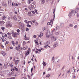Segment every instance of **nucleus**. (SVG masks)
<instances>
[{
    "mask_svg": "<svg viewBox=\"0 0 79 79\" xmlns=\"http://www.w3.org/2000/svg\"><path fill=\"white\" fill-rule=\"evenodd\" d=\"M49 14H47L44 16V20H47L48 17H49Z\"/></svg>",
    "mask_w": 79,
    "mask_h": 79,
    "instance_id": "obj_1",
    "label": "nucleus"
},
{
    "mask_svg": "<svg viewBox=\"0 0 79 79\" xmlns=\"http://www.w3.org/2000/svg\"><path fill=\"white\" fill-rule=\"evenodd\" d=\"M31 7L32 9H35L36 8V6L34 4H31Z\"/></svg>",
    "mask_w": 79,
    "mask_h": 79,
    "instance_id": "obj_2",
    "label": "nucleus"
},
{
    "mask_svg": "<svg viewBox=\"0 0 79 79\" xmlns=\"http://www.w3.org/2000/svg\"><path fill=\"white\" fill-rule=\"evenodd\" d=\"M10 18L13 19H14L15 21H16L17 20V18L16 17H14L13 16H11Z\"/></svg>",
    "mask_w": 79,
    "mask_h": 79,
    "instance_id": "obj_3",
    "label": "nucleus"
},
{
    "mask_svg": "<svg viewBox=\"0 0 79 79\" xmlns=\"http://www.w3.org/2000/svg\"><path fill=\"white\" fill-rule=\"evenodd\" d=\"M58 44L57 42H55L54 43V45H53L54 47V48H55V47H58Z\"/></svg>",
    "mask_w": 79,
    "mask_h": 79,
    "instance_id": "obj_4",
    "label": "nucleus"
},
{
    "mask_svg": "<svg viewBox=\"0 0 79 79\" xmlns=\"http://www.w3.org/2000/svg\"><path fill=\"white\" fill-rule=\"evenodd\" d=\"M52 40H53L54 41H56V38L54 36H52L51 38Z\"/></svg>",
    "mask_w": 79,
    "mask_h": 79,
    "instance_id": "obj_5",
    "label": "nucleus"
},
{
    "mask_svg": "<svg viewBox=\"0 0 79 79\" xmlns=\"http://www.w3.org/2000/svg\"><path fill=\"white\" fill-rule=\"evenodd\" d=\"M1 54L2 55H3V56H5L6 55V54H5V52L4 51H2L1 52Z\"/></svg>",
    "mask_w": 79,
    "mask_h": 79,
    "instance_id": "obj_6",
    "label": "nucleus"
},
{
    "mask_svg": "<svg viewBox=\"0 0 79 79\" xmlns=\"http://www.w3.org/2000/svg\"><path fill=\"white\" fill-rule=\"evenodd\" d=\"M64 27V23H60V27Z\"/></svg>",
    "mask_w": 79,
    "mask_h": 79,
    "instance_id": "obj_7",
    "label": "nucleus"
},
{
    "mask_svg": "<svg viewBox=\"0 0 79 79\" xmlns=\"http://www.w3.org/2000/svg\"><path fill=\"white\" fill-rule=\"evenodd\" d=\"M12 27V26L11 25V24L10 23H9L6 25V27Z\"/></svg>",
    "mask_w": 79,
    "mask_h": 79,
    "instance_id": "obj_8",
    "label": "nucleus"
},
{
    "mask_svg": "<svg viewBox=\"0 0 79 79\" xmlns=\"http://www.w3.org/2000/svg\"><path fill=\"white\" fill-rule=\"evenodd\" d=\"M29 54V51L28 50L27 51V52H26L25 55H26V56H27Z\"/></svg>",
    "mask_w": 79,
    "mask_h": 79,
    "instance_id": "obj_9",
    "label": "nucleus"
},
{
    "mask_svg": "<svg viewBox=\"0 0 79 79\" xmlns=\"http://www.w3.org/2000/svg\"><path fill=\"white\" fill-rule=\"evenodd\" d=\"M13 36L14 37H17V34L16 33H15L14 35H13Z\"/></svg>",
    "mask_w": 79,
    "mask_h": 79,
    "instance_id": "obj_10",
    "label": "nucleus"
},
{
    "mask_svg": "<svg viewBox=\"0 0 79 79\" xmlns=\"http://www.w3.org/2000/svg\"><path fill=\"white\" fill-rule=\"evenodd\" d=\"M55 13H54V11H53V21H54V20H55Z\"/></svg>",
    "mask_w": 79,
    "mask_h": 79,
    "instance_id": "obj_11",
    "label": "nucleus"
},
{
    "mask_svg": "<svg viewBox=\"0 0 79 79\" xmlns=\"http://www.w3.org/2000/svg\"><path fill=\"white\" fill-rule=\"evenodd\" d=\"M43 65H44V66H46V65H47V63H45V62H44V61H43Z\"/></svg>",
    "mask_w": 79,
    "mask_h": 79,
    "instance_id": "obj_12",
    "label": "nucleus"
},
{
    "mask_svg": "<svg viewBox=\"0 0 79 79\" xmlns=\"http://www.w3.org/2000/svg\"><path fill=\"white\" fill-rule=\"evenodd\" d=\"M4 23H5V22H4V21H1L0 22V24H4Z\"/></svg>",
    "mask_w": 79,
    "mask_h": 79,
    "instance_id": "obj_13",
    "label": "nucleus"
},
{
    "mask_svg": "<svg viewBox=\"0 0 79 79\" xmlns=\"http://www.w3.org/2000/svg\"><path fill=\"white\" fill-rule=\"evenodd\" d=\"M71 13H72V15H73L74 13V11L73 10H71Z\"/></svg>",
    "mask_w": 79,
    "mask_h": 79,
    "instance_id": "obj_14",
    "label": "nucleus"
},
{
    "mask_svg": "<svg viewBox=\"0 0 79 79\" xmlns=\"http://www.w3.org/2000/svg\"><path fill=\"white\" fill-rule=\"evenodd\" d=\"M3 68L4 69H6L7 68V66H6V65H5V64H4V66L3 67Z\"/></svg>",
    "mask_w": 79,
    "mask_h": 79,
    "instance_id": "obj_15",
    "label": "nucleus"
},
{
    "mask_svg": "<svg viewBox=\"0 0 79 79\" xmlns=\"http://www.w3.org/2000/svg\"><path fill=\"white\" fill-rule=\"evenodd\" d=\"M72 15H73V14H72V13L70 12V13H69V16L70 17L71 16H72Z\"/></svg>",
    "mask_w": 79,
    "mask_h": 79,
    "instance_id": "obj_16",
    "label": "nucleus"
},
{
    "mask_svg": "<svg viewBox=\"0 0 79 79\" xmlns=\"http://www.w3.org/2000/svg\"><path fill=\"white\" fill-rule=\"evenodd\" d=\"M20 45L18 46V51H19L20 50Z\"/></svg>",
    "mask_w": 79,
    "mask_h": 79,
    "instance_id": "obj_17",
    "label": "nucleus"
},
{
    "mask_svg": "<svg viewBox=\"0 0 79 79\" xmlns=\"http://www.w3.org/2000/svg\"><path fill=\"white\" fill-rule=\"evenodd\" d=\"M53 20H50V23H52V24H53Z\"/></svg>",
    "mask_w": 79,
    "mask_h": 79,
    "instance_id": "obj_18",
    "label": "nucleus"
},
{
    "mask_svg": "<svg viewBox=\"0 0 79 79\" xmlns=\"http://www.w3.org/2000/svg\"><path fill=\"white\" fill-rule=\"evenodd\" d=\"M27 27H31V25L29 24H28L27 25Z\"/></svg>",
    "mask_w": 79,
    "mask_h": 79,
    "instance_id": "obj_19",
    "label": "nucleus"
},
{
    "mask_svg": "<svg viewBox=\"0 0 79 79\" xmlns=\"http://www.w3.org/2000/svg\"><path fill=\"white\" fill-rule=\"evenodd\" d=\"M12 44H13V45L14 46H15V42H14V41H12Z\"/></svg>",
    "mask_w": 79,
    "mask_h": 79,
    "instance_id": "obj_20",
    "label": "nucleus"
},
{
    "mask_svg": "<svg viewBox=\"0 0 79 79\" xmlns=\"http://www.w3.org/2000/svg\"><path fill=\"white\" fill-rule=\"evenodd\" d=\"M71 71L73 73H74V72H75V70H74V69H72Z\"/></svg>",
    "mask_w": 79,
    "mask_h": 79,
    "instance_id": "obj_21",
    "label": "nucleus"
},
{
    "mask_svg": "<svg viewBox=\"0 0 79 79\" xmlns=\"http://www.w3.org/2000/svg\"><path fill=\"white\" fill-rule=\"evenodd\" d=\"M5 18H6V17L5 16V15H3V18H2V19L4 20L5 19Z\"/></svg>",
    "mask_w": 79,
    "mask_h": 79,
    "instance_id": "obj_22",
    "label": "nucleus"
},
{
    "mask_svg": "<svg viewBox=\"0 0 79 79\" xmlns=\"http://www.w3.org/2000/svg\"><path fill=\"white\" fill-rule=\"evenodd\" d=\"M60 33V32H56L55 33V34H56V35H58V34H59V33Z\"/></svg>",
    "mask_w": 79,
    "mask_h": 79,
    "instance_id": "obj_23",
    "label": "nucleus"
},
{
    "mask_svg": "<svg viewBox=\"0 0 79 79\" xmlns=\"http://www.w3.org/2000/svg\"><path fill=\"white\" fill-rule=\"evenodd\" d=\"M1 5L2 6H5V4H4V2H2L1 3Z\"/></svg>",
    "mask_w": 79,
    "mask_h": 79,
    "instance_id": "obj_24",
    "label": "nucleus"
},
{
    "mask_svg": "<svg viewBox=\"0 0 79 79\" xmlns=\"http://www.w3.org/2000/svg\"><path fill=\"white\" fill-rule=\"evenodd\" d=\"M35 44H36V45H39V43H38V42H37V41H35Z\"/></svg>",
    "mask_w": 79,
    "mask_h": 79,
    "instance_id": "obj_25",
    "label": "nucleus"
},
{
    "mask_svg": "<svg viewBox=\"0 0 79 79\" xmlns=\"http://www.w3.org/2000/svg\"><path fill=\"white\" fill-rule=\"evenodd\" d=\"M1 29H2V30H3V31H4V30H5V27H2Z\"/></svg>",
    "mask_w": 79,
    "mask_h": 79,
    "instance_id": "obj_26",
    "label": "nucleus"
},
{
    "mask_svg": "<svg viewBox=\"0 0 79 79\" xmlns=\"http://www.w3.org/2000/svg\"><path fill=\"white\" fill-rule=\"evenodd\" d=\"M46 37H48V38H49V37H50V35H47V34H46Z\"/></svg>",
    "mask_w": 79,
    "mask_h": 79,
    "instance_id": "obj_27",
    "label": "nucleus"
},
{
    "mask_svg": "<svg viewBox=\"0 0 79 79\" xmlns=\"http://www.w3.org/2000/svg\"><path fill=\"white\" fill-rule=\"evenodd\" d=\"M11 33L12 35H13L14 34V31H11Z\"/></svg>",
    "mask_w": 79,
    "mask_h": 79,
    "instance_id": "obj_28",
    "label": "nucleus"
},
{
    "mask_svg": "<svg viewBox=\"0 0 79 79\" xmlns=\"http://www.w3.org/2000/svg\"><path fill=\"white\" fill-rule=\"evenodd\" d=\"M47 77H50V74L47 75H46Z\"/></svg>",
    "mask_w": 79,
    "mask_h": 79,
    "instance_id": "obj_29",
    "label": "nucleus"
},
{
    "mask_svg": "<svg viewBox=\"0 0 79 79\" xmlns=\"http://www.w3.org/2000/svg\"><path fill=\"white\" fill-rule=\"evenodd\" d=\"M38 37H40V38H41V37H42V35H41V33H40V35H39Z\"/></svg>",
    "mask_w": 79,
    "mask_h": 79,
    "instance_id": "obj_30",
    "label": "nucleus"
},
{
    "mask_svg": "<svg viewBox=\"0 0 79 79\" xmlns=\"http://www.w3.org/2000/svg\"><path fill=\"white\" fill-rule=\"evenodd\" d=\"M35 20H34L32 22V23L33 24H34V23H35Z\"/></svg>",
    "mask_w": 79,
    "mask_h": 79,
    "instance_id": "obj_31",
    "label": "nucleus"
},
{
    "mask_svg": "<svg viewBox=\"0 0 79 79\" xmlns=\"http://www.w3.org/2000/svg\"><path fill=\"white\" fill-rule=\"evenodd\" d=\"M3 39L4 41H6V38L4 37Z\"/></svg>",
    "mask_w": 79,
    "mask_h": 79,
    "instance_id": "obj_32",
    "label": "nucleus"
},
{
    "mask_svg": "<svg viewBox=\"0 0 79 79\" xmlns=\"http://www.w3.org/2000/svg\"><path fill=\"white\" fill-rule=\"evenodd\" d=\"M69 26L70 27H73V25H72V24H69Z\"/></svg>",
    "mask_w": 79,
    "mask_h": 79,
    "instance_id": "obj_33",
    "label": "nucleus"
},
{
    "mask_svg": "<svg viewBox=\"0 0 79 79\" xmlns=\"http://www.w3.org/2000/svg\"><path fill=\"white\" fill-rule=\"evenodd\" d=\"M70 72V71L69 70H68L67 71V73H68V74H69V73Z\"/></svg>",
    "mask_w": 79,
    "mask_h": 79,
    "instance_id": "obj_34",
    "label": "nucleus"
},
{
    "mask_svg": "<svg viewBox=\"0 0 79 79\" xmlns=\"http://www.w3.org/2000/svg\"><path fill=\"white\" fill-rule=\"evenodd\" d=\"M8 38L9 39H12V38H11V36H8Z\"/></svg>",
    "mask_w": 79,
    "mask_h": 79,
    "instance_id": "obj_35",
    "label": "nucleus"
},
{
    "mask_svg": "<svg viewBox=\"0 0 79 79\" xmlns=\"http://www.w3.org/2000/svg\"><path fill=\"white\" fill-rule=\"evenodd\" d=\"M26 31H29V28H27L26 29Z\"/></svg>",
    "mask_w": 79,
    "mask_h": 79,
    "instance_id": "obj_36",
    "label": "nucleus"
},
{
    "mask_svg": "<svg viewBox=\"0 0 79 79\" xmlns=\"http://www.w3.org/2000/svg\"><path fill=\"white\" fill-rule=\"evenodd\" d=\"M1 15H3V13L0 12V16H1Z\"/></svg>",
    "mask_w": 79,
    "mask_h": 79,
    "instance_id": "obj_37",
    "label": "nucleus"
},
{
    "mask_svg": "<svg viewBox=\"0 0 79 79\" xmlns=\"http://www.w3.org/2000/svg\"><path fill=\"white\" fill-rule=\"evenodd\" d=\"M36 50H38V51H39V52H41V50L40 49H38L37 48H36Z\"/></svg>",
    "mask_w": 79,
    "mask_h": 79,
    "instance_id": "obj_38",
    "label": "nucleus"
},
{
    "mask_svg": "<svg viewBox=\"0 0 79 79\" xmlns=\"http://www.w3.org/2000/svg\"><path fill=\"white\" fill-rule=\"evenodd\" d=\"M17 32H20V30H19V29H18L17 30Z\"/></svg>",
    "mask_w": 79,
    "mask_h": 79,
    "instance_id": "obj_39",
    "label": "nucleus"
},
{
    "mask_svg": "<svg viewBox=\"0 0 79 79\" xmlns=\"http://www.w3.org/2000/svg\"><path fill=\"white\" fill-rule=\"evenodd\" d=\"M13 70L14 71H15V69H11V71H13Z\"/></svg>",
    "mask_w": 79,
    "mask_h": 79,
    "instance_id": "obj_40",
    "label": "nucleus"
},
{
    "mask_svg": "<svg viewBox=\"0 0 79 79\" xmlns=\"http://www.w3.org/2000/svg\"><path fill=\"white\" fill-rule=\"evenodd\" d=\"M15 70L17 71H18V69L16 68V69H15Z\"/></svg>",
    "mask_w": 79,
    "mask_h": 79,
    "instance_id": "obj_41",
    "label": "nucleus"
},
{
    "mask_svg": "<svg viewBox=\"0 0 79 79\" xmlns=\"http://www.w3.org/2000/svg\"><path fill=\"white\" fill-rule=\"evenodd\" d=\"M12 6H15V4L14 2H13L12 3Z\"/></svg>",
    "mask_w": 79,
    "mask_h": 79,
    "instance_id": "obj_42",
    "label": "nucleus"
},
{
    "mask_svg": "<svg viewBox=\"0 0 79 79\" xmlns=\"http://www.w3.org/2000/svg\"><path fill=\"white\" fill-rule=\"evenodd\" d=\"M7 35H11V33H10V32H8L7 33Z\"/></svg>",
    "mask_w": 79,
    "mask_h": 79,
    "instance_id": "obj_43",
    "label": "nucleus"
},
{
    "mask_svg": "<svg viewBox=\"0 0 79 79\" xmlns=\"http://www.w3.org/2000/svg\"><path fill=\"white\" fill-rule=\"evenodd\" d=\"M31 13V12L30 11L28 12V15H30V14Z\"/></svg>",
    "mask_w": 79,
    "mask_h": 79,
    "instance_id": "obj_44",
    "label": "nucleus"
},
{
    "mask_svg": "<svg viewBox=\"0 0 79 79\" xmlns=\"http://www.w3.org/2000/svg\"><path fill=\"white\" fill-rule=\"evenodd\" d=\"M0 11H3L4 10L3 9H1V8H0Z\"/></svg>",
    "mask_w": 79,
    "mask_h": 79,
    "instance_id": "obj_45",
    "label": "nucleus"
},
{
    "mask_svg": "<svg viewBox=\"0 0 79 79\" xmlns=\"http://www.w3.org/2000/svg\"><path fill=\"white\" fill-rule=\"evenodd\" d=\"M31 12L32 13H33V14H35V12H34V11H32Z\"/></svg>",
    "mask_w": 79,
    "mask_h": 79,
    "instance_id": "obj_46",
    "label": "nucleus"
},
{
    "mask_svg": "<svg viewBox=\"0 0 79 79\" xmlns=\"http://www.w3.org/2000/svg\"><path fill=\"white\" fill-rule=\"evenodd\" d=\"M9 43V42L8 41H7L6 42V44H8Z\"/></svg>",
    "mask_w": 79,
    "mask_h": 79,
    "instance_id": "obj_47",
    "label": "nucleus"
},
{
    "mask_svg": "<svg viewBox=\"0 0 79 79\" xmlns=\"http://www.w3.org/2000/svg\"><path fill=\"white\" fill-rule=\"evenodd\" d=\"M5 37H7V35L6 34H5L4 35Z\"/></svg>",
    "mask_w": 79,
    "mask_h": 79,
    "instance_id": "obj_48",
    "label": "nucleus"
},
{
    "mask_svg": "<svg viewBox=\"0 0 79 79\" xmlns=\"http://www.w3.org/2000/svg\"><path fill=\"white\" fill-rule=\"evenodd\" d=\"M23 44H26V42H25V41H23Z\"/></svg>",
    "mask_w": 79,
    "mask_h": 79,
    "instance_id": "obj_49",
    "label": "nucleus"
},
{
    "mask_svg": "<svg viewBox=\"0 0 79 79\" xmlns=\"http://www.w3.org/2000/svg\"><path fill=\"white\" fill-rule=\"evenodd\" d=\"M32 71H33V68H31V73H32Z\"/></svg>",
    "mask_w": 79,
    "mask_h": 79,
    "instance_id": "obj_50",
    "label": "nucleus"
},
{
    "mask_svg": "<svg viewBox=\"0 0 79 79\" xmlns=\"http://www.w3.org/2000/svg\"><path fill=\"white\" fill-rule=\"evenodd\" d=\"M12 14H13V13H12V12H10V15L11 16V15H12Z\"/></svg>",
    "mask_w": 79,
    "mask_h": 79,
    "instance_id": "obj_51",
    "label": "nucleus"
},
{
    "mask_svg": "<svg viewBox=\"0 0 79 79\" xmlns=\"http://www.w3.org/2000/svg\"><path fill=\"white\" fill-rule=\"evenodd\" d=\"M56 61L57 62V63H59V61H60V60L58 59V60H56Z\"/></svg>",
    "mask_w": 79,
    "mask_h": 79,
    "instance_id": "obj_52",
    "label": "nucleus"
},
{
    "mask_svg": "<svg viewBox=\"0 0 79 79\" xmlns=\"http://www.w3.org/2000/svg\"><path fill=\"white\" fill-rule=\"evenodd\" d=\"M19 24H21V25H22V24H22V23H21V22H20L19 23Z\"/></svg>",
    "mask_w": 79,
    "mask_h": 79,
    "instance_id": "obj_53",
    "label": "nucleus"
},
{
    "mask_svg": "<svg viewBox=\"0 0 79 79\" xmlns=\"http://www.w3.org/2000/svg\"><path fill=\"white\" fill-rule=\"evenodd\" d=\"M16 62L17 63H19V60H17Z\"/></svg>",
    "mask_w": 79,
    "mask_h": 79,
    "instance_id": "obj_54",
    "label": "nucleus"
},
{
    "mask_svg": "<svg viewBox=\"0 0 79 79\" xmlns=\"http://www.w3.org/2000/svg\"><path fill=\"white\" fill-rule=\"evenodd\" d=\"M77 25H75L74 27V28H77Z\"/></svg>",
    "mask_w": 79,
    "mask_h": 79,
    "instance_id": "obj_55",
    "label": "nucleus"
},
{
    "mask_svg": "<svg viewBox=\"0 0 79 79\" xmlns=\"http://www.w3.org/2000/svg\"><path fill=\"white\" fill-rule=\"evenodd\" d=\"M37 11V10L36 9H35V13H36Z\"/></svg>",
    "mask_w": 79,
    "mask_h": 79,
    "instance_id": "obj_56",
    "label": "nucleus"
},
{
    "mask_svg": "<svg viewBox=\"0 0 79 79\" xmlns=\"http://www.w3.org/2000/svg\"><path fill=\"white\" fill-rule=\"evenodd\" d=\"M15 50H17V51H18V47H16Z\"/></svg>",
    "mask_w": 79,
    "mask_h": 79,
    "instance_id": "obj_57",
    "label": "nucleus"
},
{
    "mask_svg": "<svg viewBox=\"0 0 79 79\" xmlns=\"http://www.w3.org/2000/svg\"><path fill=\"white\" fill-rule=\"evenodd\" d=\"M33 37L34 38H36V35H34Z\"/></svg>",
    "mask_w": 79,
    "mask_h": 79,
    "instance_id": "obj_58",
    "label": "nucleus"
},
{
    "mask_svg": "<svg viewBox=\"0 0 79 79\" xmlns=\"http://www.w3.org/2000/svg\"><path fill=\"white\" fill-rule=\"evenodd\" d=\"M51 68H49L48 71H51Z\"/></svg>",
    "mask_w": 79,
    "mask_h": 79,
    "instance_id": "obj_59",
    "label": "nucleus"
},
{
    "mask_svg": "<svg viewBox=\"0 0 79 79\" xmlns=\"http://www.w3.org/2000/svg\"><path fill=\"white\" fill-rule=\"evenodd\" d=\"M43 3H45V1L44 0H41Z\"/></svg>",
    "mask_w": 79,
    "mask_h": 79,
    "instance_id": "obj_60",
    "label": "nucleus"
},
{
    "mask_svg": "<svg viewBox=\"0 0 79 79\" xmlns=\"http://www.w3.org/2000/svg\"><path fill=\"white\" fill-rule=\"evenodd\" d=\"M27 20H24V22H25V23H27Z\"/></svg>",
    "mask_w": 79,
    "mask_h": 79,
    "instance_id": "obj_61",
    "label": "nucleus"
},
{
    "mask_svg": "<svg viewBox=\"0 0 79 79\" xmlns=\"http://www.w3.org/2000/svg\"><path fill=\"white\" fill-rule=\"evenodd\" d=\"M27 49L26 48L24 47H23V50H26Z\"/></svg>",
    "mask_w": 79,
    "mask_h": 79,
    "instance_id": "obj_62",
    "label": "nucleus"
},
{
    "mask_svg": "<svg viewBox=\"0 0 79 79\" xmlns=\"http://www.w3.org/2000/svg\"><path fill=\"white\" fill-rule=\"evenodd\" d=\"M10 67H13V64H11L10 65Z\"/></svg>",
    "mask_w": 79,
    "mask_h": 79,
    "instance_id": "obj_63",
    "label": "nucleus"
},
{
    "mask_svg": "<svg viewBox=\"0 0 79 79\" xmlns=\"http://www.w3.org/2000/svg\"><path fill=\"white\" fill-rule=\"evenodd\" d=\"M10 79H15V77H11V78H10Z\"/></svg>",
    "mask_w": 79,
    "mask_h": 79,
    "instance_id": "obj_64",
    "label": "nucleus"
}]
</instances>
